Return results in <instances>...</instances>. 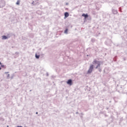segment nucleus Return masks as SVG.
<instances>
[{"mask_svg":"<svg viewBox=\"0 0 127 127\" xmlns=\"http://www.w3.org/2000/svg\"><path fill=\"white\" fill-rule=\"evenodd\" d=\"M69 16V13L67 12H66L64 13V18H67Z\"/></svg>","mask_w":127,"mask_h":127,"instance_id":"3","label":"nucleus"},{"mask_svg":"<svg viewBox=\"0 0 127 127\" xmlns=\"http://www.w3.org/2000/svg\"><path fill=\"white\" fill-rule=\"evenodd\" d=\"M67 84H68V85H69L70 86H71V85H72V80L69 79L67 81Z\"/></svg>","mask_w":127,"mask_h":127,"instance_id":"2","label":"nucleus"},{"mask_svg":"<svg viewBox=\"0 0 127 127\" xmlns=\"http://www.w3.org/2000/svg\"><path fill=\"white\" fill-rule=\"evenodd\" d=\"M67 32H68V29H65L64 31V33H67Z\"/></svg>","mask_w":127,"mask_h":127,"instance_id":"10","label":"nucleus"},{"mask_svg":"<svg viewBox=\"0 0 127 127\" xmlns=\"http://www.w3.org/2000/svg\"><path fill=\"white\" fill-rule=\"evenodd\" d=\"M0 70H1V67H0Z\"/></svg>","mask_w":127,"mask_h":127,"instance_id":"13","label":"nucleus"},{"mask_svg":"<svg viewBox=\"0 0 127 127\" xmlns=\"http://www.w3.org/2000/svg\"><path fill=\"white\" fill-rule=\"evenodd\" d=\"M2 39H7V37L5 36H2Z\"/></svg>","mask_w":127,"mask_h":127,"instance_id":"8","label":"nucleus"},{"mask_svg":"<svg viewBox=\"0 0 127 127\" xmlns=\"http://www.w3.org/2000/svg\"><path fill=\"white\" fill-rule=\"evenodd\" d=\"M82 16H84V17H85V18H87L88 17V14H85V13H83L82 14Z\"/></svg>","mask_w":127,"mask_h":127,"instance_id":"4","label":"nucleus"},{"mask_svg":"<svg viewBox=\"0 0 127 127\" xmlns=\"http://www.w3.org/2000/svg\"><path fill=\"white\" fill-rule=\"evenodd\" d=\"M35 57L37 58V59H39V58L40 57V55H37V54H36Z\"/></svg>","mask_w":127,"mask_h":127,"instance_id":"6","label":"nucleus"},{"mask_svg":"<svg viewBox=\"0 0 127 127\" xmlns=\"http://www.w3.org/2000/svg\"><path fill=\"white\" fill-rule=\"evenodd\" d=\"M20 3V0H18L16 3V4L17 5H19Z\"/></svg>","mask_w":127,"mask_h":127,"instance_id":"5","label":"nucleus"},{"mask_svg":"<svg viewBox=\"0 0 127 127\" xmlns=\"http://www.w3.org/2000/svg\"><path fill=\"white\" fill-rule=\"evenodd\" d=\"M93 64H97L98 65L96 67V69H98V67H100L101 66V62L99 61H98L96 60H94V61L93 62Z\"/></svg>","mask_w":127,"mask_h":127,"instance_id":"1","label":"nucleus"},{"mask_svg":"<svg viewBox=\"0 0 127 127\" xmlns=\"http://www.w3.org/2000/svg\"><path fill=\"white\" fill-rule=\"evenodd\" d=\"M1 67H4V65H2V64L1 65Z\"/></svg>","mask_w":127,"mask_h":127,"instance_id":"11","label":"nucleus"},{"mask_svg":"<svg viewBox=\"0 0 127 127\" xmlns=\"http://www.w3.org/2000/svg\"><path fill=\"white\" fill-rule=\"evenodd\" d=\"M1 64H1V63L0 62V65H1Z\"/></svg>","mask_w":127,"mask_h":127,"instance_id":"12","label":"nucleus"},{"mask_svg":"<svg viewBox=\"0 0 127 127\" xmlns=\"http://www.w3.org/2000/svg\"><path fill=\"white\" fill-rule=\"evenodd\" d=\"M89 69L93 70V69H94V65L93 64L91 65L89 67Z\"/></svg>","mask_w":127,"mask_h":127,"instance_id":"9","label":"nucleus"},{"mask_svg":"<svg viewBox=\"0 0 127 127\" xmlns=\"http://www.w3.org/2000/svg\"><path fill=\"white\" fill-rule=\"evenodd\" d=\"M93 71V69H91V68H89V70H88V73H92V71Z\"/></svg>","mask_w":127,"mask_h":127,"instance_id":"7","label":"nucleus"}]
</instances>
